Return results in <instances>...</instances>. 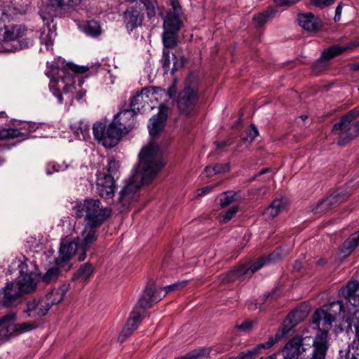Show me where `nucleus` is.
Listing matches in <instances>:
<instances>
[{
    "label": "nucleus",
    "mask_w": 359,
    "mask_h": 359,
    "mask_svg": "<svg viewBox=\"0 0 359 359\" xmlns=\"http://www.w3.org/2000/svg\"><path fill=\"white\" fill-rule=\"evenodd\" d=\"M170 4L172 6V13L180 14V6L178 0H170Z\"/></svg>",
    "instance_id": "864d4df0"
},
{
    "label": "nucleus",
    "mask_w": 359,
    "mask_h": 359,
    "mask_svg": "<svg viewBox=\"0 0 359 359\" xmlns=\"http://www.w3.org/2000/svg\"><path fill=\"white\" fill-rule=\"evenodd\" d=\"M133 332L128 327L124 326L118 337V341L121 342L124 341Z\"/></svg>",
    "instance_id": "09e8293b"
},
{
    "label": "nucleus",
    "mask_w": 359,
    "mask_h": 359,
    "mask_svg": "<svg viewBox=\"0 0 359 359\" xmlns=\"http://www.w3.org/2000/svg\"><path fill=\"white\" fill-rule=\"evenodd\" d=\"M292 330L291 327L284 326L280 331H279L280 336L281 338L285 337L289 335L290 331Z\"/></svg>",
    "instance_id": "6e6d98bb"
},
{
    "label": "nucleus",
    "mask_w": 359,
    "mask_h": 359,
    "mask_svg": "<svg viewBox=\"0 0 359 359\" xmlns=\"http://www.w3.org/2000/svg\"><path fill=\"white\" fill-rule=\"evenodd\" d=\"M214 166H206L204 171L206 173L207 177H212L215 174Z\"/></svg>",
    "instance_id": "4d7b16f0"
},
{
    "label": "nucleus",
    "mask_w": 359,
    "mask_h": 359,
    "mask_svg": "<svg viewBox=\"0 0 359 359\" xmlns=\"http://www.w3.org/2000/svg\"><path fill=\"white\" fill-rule=\"evenodd\" d=\"M236 193H233L232 191H228L226 193L222 194L219 196V204L220 206L224 208L229 204H231L232 202L236 201Z\"/></svg>",
    "instance_id": "4c0bfd02"
},
{
    "label": "nucleus",
    "mask_w": 359,
    "mask_h": 359,
    "mask_svg": "<svg viewBox=\"0 0 359 359\" xmlns=\"http://www.w3.org/2000/svg\"><path fill=\"white\" fill-rule=\"evenodd\" d=\"M259 135L257 128L252 125L251 127L247 131V137H242L243 142H252L255 138Z\"/></svg>",
    "instance_id": "ea45409f"
},
{
    "label": "nucleus",
    "mask_w": 359,
    "mask_h": 359,
    "mask_svg": "<svg viewBox=\"0 0 359 359\" xmlns=\"http://www.w3.org/2000/svg\"><path fill=\"white\" fill-rule=\"evenodd\" d=\"M73 210L77 217L85 220L81 231L83 248L93 245L98 238L99 227L111 217V208L104 207L98 199L88 198L77 203Z\"/></svg>",
    "instance_id": "f03ea898"
},
{
    "label": "nucleus",
    "mask_w": 359,
    "mask_h": 359,
    "mask_svg": "<svg viewBox=\"0 0 359 359\" xmlns=\"http://www.w3.org/2000/svg\"><path fill=\"white\" fill-rule=\"evenodd\" d=\"M83 238L81 233L80 236L74 238H65L62 240L59 250V257L56 260L58 267L64 269L65 271L70 269L71 266L69 261L77 252V259L79 262L85 260L86 258V252L91 245L83 248Z\"/></svg>",
    "instance_id": "1a4fd4ad"
},
{
    "label": "nucleus",
    "mask_w": 359,
    "mask_h": 359,
    "mask_svg": "<svg viewBox=\"0 0 359 359\" xmlns=\"http://www.w3.org/2000/svg\"><path fill=\"white\" fill-rule=\"evenodd\" d=\"M96 189L98 194L105 198H111L114 195V180L111 175L97 174Z\"/></svg>",
    "instance_id": "4468645a"
},
{
    "label": "nucleus",
    "mask_w": 359,
    "mask_h": 359,
    "mask_svg": "<svg viewBox=\"0 0 359 359\" xmlns=\"http://www.w3.org/2000/svg\"><path fill=\"white\" fill-rule=\"evenodd\" d=\"M158 95H166L165 90L158 87H148L143 88L130 100V107L139 112H144L147 109H151L154 106V99L157 98Z\"/></svg>",
    "instance_id": "f8f14e48"
},
{
    "label": "nucleus",
    "mask_w": 359,
    "mask_h": 359,
    "mask_svg": "<svg viewBox=\"0 0 359 359\" xmlns=\"http://www.w3.org/2000/svg\"><path fill=\"white\" fill-rule=\"evenodd\" d=\"M144 311V309L136 305L128 318V325H130L131 323L139 325L142 319Z\"/></svg>",
    "instance_id": "f704fd0d"
},
{
    "label": "nucleus",
    "mask_w": 359,
    "mask_h": 359,
    "mask_svg": "<svg viewBox=\"0 0 359 359\" xmlns=\"http://www.w3.org/2000/svg\"><path fill=\"white\" fill-rule=\"evenodd\" d=\"M336 0H311V3L316 7L324 8L333 4Z\"/></svg>",
    "instance_id": "c03bdc74"
},
{
    "label": "nucleus",
    "mask_w": 359,
    "mask_h": 359,
    "mask_svg": "<svg viewBox=\"0 0 359 359\" xmlns=\"http://www.w3.org/2000/svg\"><path fill=\"white\" fill-rule=\"evenodd\" d=\"M126 18L127 20L126 26L130 30L140 25L142 22V15L137 11L126 12Z\"/></svg>",
    "instance_id": "c85d7f7f"
},
{
    "label": "nucleus",
    "mask_w": 359,
    "mask_h": 359,
    "mask_svg": "<svg viewBox=\"0 0 359 359\" xmlns=\"http://www.w3.org/2000/svg\"><path fill=\"white\" fill-rule=\"evenodd\" d=\"M59 274V269L57 267H52L47 270L46 273L43 276L42 279L45 282H50L55 280Z\"/></svg>",
    "instance_id": "58836bf2"
},
{
    "label": "nucleus",
    "mask_w": 359,
    "mask_h": 359,
    "mask_svg": "<svg viewBox=\"0 0 359 359\" xmlns=\"http://www.w3.org/2000/svg\"><path fill=\"white\" fill-rule=\"evenodd\" d=\"M165 93H166V95H164L165 97L172 98L176 93V89H175V86H171L168 91L165 90Z\"/></svg>",
    "instance_id": "13d9d810"
},
{
    "label": "nucleus",
    "mask_w": 359,
    "mask_h": 359,
    "mask_svg": "<svg viewBox=\"0 0 359 359\" xmlns=\"http://www.w3.org/2000/svg\"><path fill=\"white\" fill-rule=\"evenodd\" d=\"M68 290L69 285L64 284L58 288H54L43 297L31 299L27 302L24 312L32 318L44 316L53 305L63 300Z\"/></svg>",
    "instance_id": "423d86ee"
},
{
    "label": "nucleus",
    "mask_w": 359,
    "mask_h": 359,
    "mask_svg": "<svg viewBox=\"0 0 359 359\" xmlns=\"http://www.w3.org/2000/svg\"><path fill=\"white\" fill-rule=\"evenodd\" d=\"M85 32L90 36H97L101 32L100 26L97 21L90 20L85 27Z\"/></svg>",
    "instance_id": "72a5a7b5"
},
{
    "label": "nucleus",
    "mask_w": 359,
    "mask_h": 359,
    "mask_svg": "<svg viewBox=\"0 0 359 359\" xmlns=\"http://www.w3.org/2000/svg\"><path fill=\"white\" fill-rule=\"evenodd\" d=\"M139 158L138 168L120 193L119 201L123 206L121 211L137 199L140 188L154 179L165 165L161 149L154 140L142 149Z\"/></svg>",
    "instance_id": "f257e3e1"
},
{
    "label": "nucleus",
    "mask_w": 359,
    "mask_h": 359,
    "mask_svg": "<svg viewBox=\"0 0 359 359\" xmlns=\"http://www.w3.org/2000/svg\"><path fill=\"white\" fill-rule=\"evenodd\" d=\"M346 359H359V354L358 353L355 354V353H351L349 352L347 355Z\"/></svg>",
    "instance_id": "052dcab7"
},
{
    "label": "nucleus",
    "mask_w": 359,
    "mask_h": 359,
    "mask_svg": "<svg viewBox=\"0 0 359 359\" xmlns=\"http://www.w3.org/2000/svg\"><path fill=\"white\" fill-rule=\"evenodd\" d=\"M276 356H277V354L274 353V354L267 357L266 359H276Z\"/></svg>",
    "instance_id": "69168bd1"
},
{
    "label": "nucleus",
    "mask_w": 359,
    "mask_h": 359,
    "mask_svg": "<svg viewBox=\"0 0 359 359\" xmlns=\"http://www.w3.org/2000/svg\"><path fill=\"white\" fill-rule=\"evenodd\" d=\"M299 0H274V2L278 6H287L293 4Z\"/></svg>",
    "instance_id": "603ef678"
},
{
    "label": "nucleus",
    "mask_w": 359,
    "mask_h": 359,
    "mask_svg": "<svg viewBox=\"0 0 359 359\" xmlns=\"http://www.w3.org/2000/svg\"><path fill=\"white\" fill-rule=\"evenodd\" d=\"M351 69L353 70H358L359 69V64H353L351 65Z\"/></svg>",
    "instance_id": "0e129e2a"
},
{
    "label": "nucleus",
    "mask_w": 359,
    "mask_h": 359,
    "mask_svg": "<svg viewBox=\"0 0 359 359\" xmlns=\"http://www.w3.org/2000/svg\"><path fill=\"white\" fill-rule=\"evenodd\" d=\"M255 323L256 322L254 320H247L241 325H237L236 327L241 331L248 332L253 327Z\"/></svg>",
    "instance_id": "37998d69"
},
{
    "label": "nucleus",
    "mask_w": 359,
    "mask_h": 359,
    "mask_svg": "<svg viewBox=\"0 0 359 359\" xmlns=\"http://www.w3.org/2000/svg\"><path fill=\"white\" fill-rule=\"evenodd\" d=\"M163 105L161 104V109L158 114L153 116L150 119L149 124L148 126L149 134L151 136L154 137L160 131H161L164 126L167 119V114L163 109Z\"/></svg>",
    "instance_id": "6ab92c4d"
},
{
    "label": "nucleus",
    "mask_w": 359,
    "mask_h": 359,
    "mask_svg": "<svg viewBox=\"0 0 359 359\" xmlns=\"http://www.w3.org/2000/svg\"><path fill=\"white\" fill-rule=\"evenodd\" d=\"M301 118L303 119V120H305L307 118V116L304 115V116H302Z\"/></svg>",
    "instance_id": "338daca9"
},
{
    "label": "nucleus",
    "mask_w": 359,
    "mask_h": 359,
    "mask_svg": "<svg viewBox=\"0 0 359 359\" xmlns=\"http://www.w3.org/2000/svg\"><path fill=\"white\" fill-rule=\"evenodd\" d=\"M268 171H269V168H264L262 170H261L257 175H256V177L261 176V175L265 174L266 172H267Z\"/></svg>",
    "instance_id": "680f3d73"
},
{
    "label": "nucleus",
    "mask_w": 359,
    "mask_h": 359,
    "mask_svg": "<svg viewBox=\"0 0 359 359\" xmlns=\"http://www.w3.org/2000/svg\"><path fill=\"white\" fill-rule=\"evenodd\" d=\"M27 29L20 25H7L0 28V51L14 52L29 47L32 40H20Z\"/></svg>",
    "instance_id": "6e6552de"
},
{
    "label": "nucleus",
    "mask_w": 359,
    "mask_h": 359,
    "mask_svg": "<svg viewBox=\"0 0 359 359\" xmlns=\"http://www.w3.org/2000/svg\"><path fill=\"white\" fill-rule=\"evenodd\" d=\"M38 326L37 323L35 321H29L22 323H16L17 334L25 333L33 330Z\"/></svg>",
    "instance_id": "c9c22d12"
},
{
    "label": "nucleus",
    "mask_w": 359,
    "mask_h": 359,
    "mask_svg": "<svg viewBox=\"0 0 359 359\" xmlns=\"http://www.w3.org/2000/svg\"><path fill=\"white\" fill-rule=\"evenodd\" d=\"M107 166H108L107 170L109 172L108 175H111L112 173H114L116 171L118 170L119 164H118V162H117L116 161H115L114 159H111L109 161Z\"/></svg>",
    "instance_id": "49530a36"
},
{
    "label": "nucleus",
    "mask_w": 359,
    "mask_h": 359,
    "mask_svg": "<svg viewBox=\"0 0 359 359\" xmlns=\"http://www.w3.org/2000/svg\"><path fill=\"white\" fill-rule=\"evenodd\" d=\"M226 142H223L222 144H218L217 146L221 147V146L226 145Z\"/></svg>",
    "instance_id": "774afa93"
},
{
    "label": "nucleus",
    "mask_w": 359,
    "mask_h": 359,
    "mask_svg": "<svg viewBox=\"0 0 359 359\" xmlns=\"http://www.w3.org/2000/svg\"><path fill=\"white\" fill-rule=\"evenodd\" d=\"M135 111L133 108L121 111L107 127L105 123H95L93 127L95 138L105 147L116 146L122 134L128 133L134 127Z\"/></svg>",
    "instance_id": "20e7f679"
},
{
    "label": "nucleus",
    "mask_w": 359,
    "mask_h": 359,
    "mask_svg": "<svg viewBox=\"0 0 359 359\" xmlns=\"http://www.w3.org/2000/svg\"><path fill=\"white\" fill-rule=\"evenodd\" d=\"M74 0H50L49 3L41 10V16L47 25L44 27L40 37L41 44L49 49L53 44L56 36L55 27L50 26L53 18L58 14V10H65L74 6Z\"/></svg>",
    "instance_id": "0eeeda50"
},
{
    "label": "nucleus",
    "mask_w": 359,
    "mask_h": 359,
    "mask_svg": "<svg viewBox=\"0 0 359 359\" xmlns=\"http://www.w3.org/2000/svg\"><path fill=\"white\" fill-rule=\"evenodd\" d=\"M88 68L86 67H78L73 64H67L66 68H53L46 72L48 77H53L49 83V88L53 95L57 99L59 104L71 105L74 97L73 93L76 89L74 86L75 80L80 81L79 76L76 74L86 72ZM86 95L83 90L76 93L75 98L81 100Z\"/></svg>",
    "instance_id": "7ed1b4c3"
},
{
    "label": "nucleus",
    "mask_w": 359,
    "mask_h": 359,
    "mask_svg": "<svg viewBox=\"0 0 359 359\" xmlns=\"http://www.w3.org/2000/svg\"><path fill=\"white\" fill-rule=\"evenodd\" d=\"M125 326L128 327V328H130L132 330V332H134L137 328L138 325L136 323H131L130 325H128V320Z\"/></svg>",
    "instance_id": "bf43d9fd"
},
{
    "label": "nucleus",
    "mask_w": 359,
    "mask_h": 359,
    "mask_svg": "<svg viewBox=\"0 0 359 359\" xmlns=\"http://www.w3.org/2000/svg\"><path fill=\"white\" fill-rule=\"evenodd\" d=\"M215 174L226 172L230 170L229 163L216 164L214 165Z\"/></svg>",
    "instance_id": "de8ad7c7"
},
{
    "label": "nucleus",
    "mask_w": 359,
    "mask_h": 359,
    "mask_svg": "<svg viewBox=\"0 0 359 359\" xmlns=\"http://www.w3.org/2000/svg\"><path fill=\"white\" fill-rule=\"evenodd\" d=\"M187 83H189V86L180 93L177 102L179 109L184 114H189L195 107L197 99L196 75H189L187 79Z\"/></svg>",
    "instance_id": "ddd939ff"
},
{
    "label": "nucleus",
    "mask_w": 359,
    "mask_h": 359,
    "mask_svg": "<svg viewBox=\"0 0 359 359\" xmlns=\"http://www.w3.org/2000/svg\"><path fill=\"white\" fill-rule=\"evenodd\" d=\"M172 57L173 60L172 67L170 68V51L167 49H163V57L161 59V62L163 68L168 72L170 69H171V72L178 70L184 66V60L182 57L177 58V57L172 54Z\"/></svg>",
    "instance_id": "412c9836"
},
{
    "label": "nucleus",
    "mask_w": 359,
    "mask_h": 359,
    "mask_svg": "<svg viewBox=\"0 0 359 359\" xmlns=\"http://www.w3.org/2000/svg\"><path fill=\"white\" fill-rule=\"evenodd\" d=\"M358 114L357 111H350L333 126L332 133L337 136L339 144L344 145L358 135L359 124L355 121Z\"/></svg>",
    "instance_id": "9d476101"
},
{
    "label": "nucleus",
    "mask_w": 359,
    "mask_h": 359,
    "mask_svg": "<svg viewBox=\"0 0 359 359\" xmlns=\"http://www.w3.org/2000/svg\"><path fill=\"white\" fill-rule=\"evenodd\" d=\"M280 339L281 336H280L279 332H277L275 337H270L266 342L257 344L251 348V353L257 355L260 353L261 350L270 348Z\"/></svg>",
    "instance_id": "c756f323"
},
{
    "label": "nucleus",
    "mask_w": 359,
    "mask_h": 359,
    "mask_svg": "<svg viewBox=\"0 0 359 359\" xmlns=\"http://www.w3.org/2000/svg\"><path fill=\"white\" fill-rule=\"evenodd\" d=\"M32 125L29 123H20V128H2L0 129V140L13 139L20 136L27 135L32 132Z\"/></svg>",
    "instance_id": "f3484780"
},
{
    "label": "nucleus",
    "mask_w": 359,
    "mask_h": 359,
    "mask_svg": "<svg viewBox=\"0 0 359 359\" xmlns=\"http://www.w3.org/2000/svg\"><path fill=\"white\" fill-rule=\"evenodd\" d=\"M17 316L13 312L0 318V341L8 340L13 334H17Z\"/></svg>",
    "instance_id": "2eb2a0df"
},
{
    "label": "nucleus",
    "mask_w": 359,
    "mask_h": 359,
    "mask_svg": "<svg viewBox=\"0 0 359 359\" xmlns=\"http://www.w3.org/2000/svg\"><path fill=\"white\" fill-rule=\"evenodd\" d=\"M238 207H231L222 217V222L226 223L229 222L237 212Z\"/></svg>",
    "instance_id": "a18cd8bd"
},
{
    "label": "nucleus",
    "mask_w": 359,
    "mask_h": 359,
    "mask_svg": "<svg viewBox=\"0 0 359 359\" xmlns=\"http://www.w3.org/2000/svg\"><path fill=\"white\" fill-rule=\"evenodd\" d=\"M287 204V200L286 198L280 197L275 198L264 211L265 216L269 219L275 217L285 208Z\"/></svg>",
    "instance_id": "5701e85b"
},
{
    "label": "nucleus",
    "mask_w": 359,
    "mask_h": 359,
    "mask_svg": "<svg viewBox=\"0 0 359 359\" xmlns=\"http://www.w3.org/2000/svg\"><path fill=\"white\" fill-rule=\"evenodd\" d=\"M138 4L141 9H145L149 18L156 15V2L155 0H140Z\"/></svg>",
    "instance_id": "2f4dec72"
},
{
    "label": "nucleus",
    "mask_w": 359,
    "mask_h": 359,
    "mask_svg": "<svg viewBox=\"0 0 359 359\" xmlns=\"http://www.w3.org/2000/svg\"><path fill=\"white\" fill-rule=\"evenodd\" d=\"M177 32L173 31L163 30V42L166 48H172L177 45Z\"/></svg>",
    "instance_id": "7c9ffc66"
},
{
    "label": "nucleus",
    "mask_w": 359,
    "mask_h": 359,
    "mask_svg": "<svg viewBox=\"0 0 359 359\" xmlns=\"http://www.w3.org/2000/svg\"><path fill=\"white\" fill-rule=\"evenodd\" d=\"M182 26L180 19V14L169 12L163 20V30L173 31L178 32Z\"/></svg>",
    "instance_id": "b1692460"
},
{
    "label": "nucleus",
    "mask_w": 359,
    "mask_h": 359,
    "mask_svg": "<svg viewBox=\"0 0 359 359\" xmlns=\"http://www.w3.org/2000/svg\"><path fill=\"white\" fill-rule=\"evenodd\" d=\"M33 276L31 273L25 274L16 282L23 293L32 292L36 287V281Z\"/></svg>",
    "instance_id": "393cba45"
},
{
    "label": "nucleus",
    "mask_w": 359,
    "mask_h": 359,
    "mask_svg": "<svg viewBox=\"0 0 359 359\" xmlns=\"http://www.w3.org/2000/svg\"><path fill=\"white\" fill-rule=\"evenodd\" d=\"M163 97H165V95H157V98H156V99H154V102H159L161 100H162V98H163Z\"/></svg>",
    "instance_id": "e2e57ef3"
},
{
    "label": "nucleus",
    "mask_w": 359,
    "mask_h": 359,
    "mask_svg": "<svg viewBox=\"0 0 359 359\" xmlns=\"http://www.w3.org/2000/svg\"><path fill=\"white\" fill-rule=\"evenodd\" d=\"M347 48L345 46H334L330 48L325 50L322 53V57L325 60H329L341 53H343Z\"/></svg>",
    "instance_id": "473e14b6"
},
{
    "label": "nucleus",
    "mask_w": 359,
    "mask_h": 359,
    "mask_svg": "<svg viewBox=\"0 0 359 359\" xmlns=\"http://www.w3.org/2000/svg\"><path fill=\"white\" fill-rule=\"evenodd\" d=\"M341 11H342V6L340 4L337 6V7L336 8V10H335V15L334 18L335 22L340 20Z\"/></svg>",
    "instance_id": "5fc2aeb1"
},
{
    "label": "nucleus",
    "mask_w": 359,
    "mask_h": 359,
    "mask_svg": "<svg viewBox=\"0 0 359 359\" xmlns=\"http://www.w3.org/2000/svg\"><path fill=\"white\" fill-rule=\"evenodd\" d=\"M346 299V306L347 308V312H346L344 309V306L342 302H334L331 303L326 310H317L315 312L313 317V322L317 323L318 327H320L317 334L313 340L316 341V338L321 334H325V346L326 351H327V330L332 327V322L335 321L337 316L339 318H343L345 321L351 327L353 325L349 323L346 320L347 318H353V312L350 311L351 308H352V305L348 302V300L344 297ZM314 342H313V344Z\"/></svg>",
    "instance_id": "39448f33"
},
{
    "label": "nucleus",
    "mask_w": 359,
    "mask_h": 359,
    "mask_svg": "<svg viewBox=\"0 0 359 359\" xmlns=\"http://www.w3.org/2000/svg\"><path fill=\"white\" fill-rule=\"evenodd\" d=\"M187 285V280L177 281L173 284H171L170 285H167V286L164 287L163 289L165 291V292L168 293L170 291L182 288V287H185Z\"/></svg>",
    "instance_id": "79ce46f5"
},
{
    "label": "nucleus",
    "mask_w": 359,
    "mask_h": 359,
    "mask_svg": "<svg viewBox=\"0 0 359 359\" xmlns=\"http://www.w3.org/2000/svg\"><path fill=\"white\" fill-rule=\"evenodd\" d=\"M22 294V291L16 282L8 283L4 290V304L10 306Z\"/></svg>",
    "instance_id": "aec40b11"
},
{
    "label": "nucleus",
    "mask_w": 359,
    "mask_h": 359,
    "mask_svg": "<svg viewBox=\"0 0 359 359\" xmlns=\"http://www.w3.org/2000/svg\"><path fill=\"white\" fill-rule=\"evenodd\" d=\"M255 355L251 353V349L248 350L246 352L241 353L235 359H252Z\"/></svg>",
    "instance_id": "3c124183"
},
{
    "label": "nucleus",
    "mask_w": 359,
    "mask_h": 359,
    "mask_svg": "<svg viewBox=\"0 0 359 359\" xmlns=\"http://www.w3.org/2000/svg\"><path fill=\"white\" fill-rule=\"evenodd\" d=\"M359 245V231L353 233L342 244L340 252L344 257H346L351 253L355 248Z\"/></svg>",
    "instance_id": "bb28decb"
},
{
    "label": "nucleus",
    "mask_w": 359,
    "mask_h": 359,
    "mask_svg": "<svg viewBox=\"0 0 359 359\" xmlns=\"http://www.w3.org/2000/svg\"><path fill=\"white\" fill-rule=\"evenodd\" d=\"M161 298L156 296V291L152 287H147L139 299L137 306L145 309L153 304L158 302Z\"/></svg>",
    "instance_id": "4be33fe9"
},
{
    "label": "nucleus",
    "mask_w": 359,
    "mask_h": 359,
    "mask_svg": "<svg viewBox=\"0 0 359 359\" xmlns=\"http://www.w3.org/2000/svg\"><path fill=\"white\" fill-rule=\"evenodd\" d=\"M299 25L308 32H316L320 29V20L311 13L300 14L298 16Z\"/></svg>",
    "instance_id": "a211bd4d"
},
{
    "label": "nucleus",
    "mask_w": 359,
    "mask_h": 359,
    "mask_svg": "<svg viewBox=\"0 0 359 359\" xmlns=\"http://www.w3.org/2000/svg\"><path fill=\"white\" fill-rule=\"evenodd\" d=\"M270 13L269 12L259 13L253 18L254 22L257 26H262L269 19Z\"/></svg>",
    "instance_id": "a19ab883"
},
{
    "label": "nucleus",
    "mask_w": 359,
    "mask_h": 359,
    "mask_svg": "<svg viewBox=\"0 0 359 359\" xmlns=\"http://www.w3.org/2000/svg\"><path fill=\"white\" fill-rule=\"evenodd\" d=\"M267 262H269V258L262 257L257 262L254 263L250 266H241L238 269L231 271L230 280L234 278H246L251 276L255 271L261 269Z\"/></svg>",
    "instance_id": "dca6fc26"
},
{
    "label": "nucleus",
    "mask_w": 359,
    "mask_h": 359,
    "mask_svg": "<svg viewBox=\"0 0 359 359\" xmlns=\"http://www.w3.org/2000/svg\"><path fill=\"white\" fill-rule=\"evenodd\" d=\"M71 128L79 140H87L90 137L89 125L83 121L73 123Z\"/></svg>",
    "instance_id": "a878e982"
},
{
    "label": "nucleus",
    "mask_w": 359,
    "mask_h": 359,
    "mask_svg": "<svg viewBox=\"0 0 359 359\" xmlns=\"http://www.w3.org/2000/svg\"><path fill=\"white\" fill-rule=\"evenodd\" d=\"M68 167L69 165L67 164L65 162H63L61 164L54 162L49 163L46 165V173L47 175H51L55 172L64 171L67 168H68Z\"/></svg>",
    "instance_id": "e433bc0d"
},
{
    "label": "nucleus",
    "mask_w": 359,
    "mask_h": 359,
    "mask_svg": "<svg viewBox=\"0 0 359 359\" xmlns=\"http://www.w3.org/2000/svg\"><path fill=\"white\" fill-rule=\"evenodd\" d=\"M214 187H215L212 186V185L204 187L197 191V196H205V195L209 194L210 192H211L213 190Z\"/></svg>",
    "instance_id": "8fccbe9b"
},
{
    "label": "nucleus",
    "mask_w": 359,
    "mask_h": 359,
    "mask_svg": "<svg viewBox=\"0 0 359 359\" xmlns=\"http://www.w3.org/2000/svg\"><path fill=\"white\" fill-rule=\"evenodd\" d=\"M93 271V266L89 263L82 264L76 273L74 274V278L81 282L87 280L92 275Z\"/></svg>",
    "instance_id": "cd10ccee"
},
{
    "label": "nucleus",
    "mask_w": 359,
    "mask_h": 359,
    "mask_svg": "<svg viewBox=\"0 0 359 359\" xmlns=\"http://www.w3.org/2000/svg\"><path fill=\"white\" fill-rule=\"evenodd\" d=\"M342 297H346L352 305L350 311L353 312V318H347V321L353 325L356 336L359 339V282L349 281L340 290Z\"/></svg>",
    "instance_id": "9b49d317"
}]
</instances>
